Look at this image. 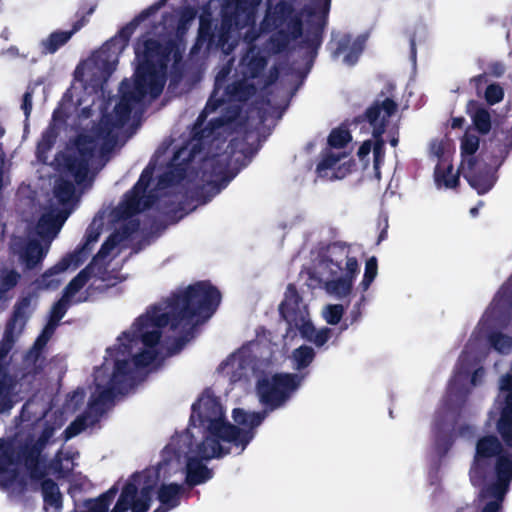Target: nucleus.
<instances>
[{
    "label": "nucleus",
    "instance_id": "obj_54",
    "mask_svg": "<svg viewBox=\"0 0 512 512\" xmlns=\"http://www.w3.org/2000/svg\"><path fill=\"white\" fill-rule=\"evenodd\" d=\"M19 278L20 275L15 270L5 271L0 275V302L5 299V294L17 285Z\"/></svg>",
    "mask_w": 512,
    "mask_h": 512
},
{
    "label": "nucleus",
    "instance_id": "obj_37",
    "mask_svg": "<svg viewBox=\"0 0 512 512\" xmlns=\"http://www.w3.org/2000/svg\"><path fill=\"white\" fill-rule=\"evenodd\" d=\"M479 144L480 138L466 130L460 141V150L463 158L468 157L466 160L468 169H472L476 165L477 160L474 155L479 149Z\"/></svg>",
    "mask_w": 512,
    "mask_h": 512
},
{
    "label": "nucleus",
    "instance_id": "obj_24",
    "mask_svg": "<svg viewBox=\"0 0 512 512\" xmlns=\"http://www.w3.org/2000/svg\"><path fill=\"white\" fill-rule=\"evenodd\" d=\"M197 455L187 459L185 482L189 487L203 484L213 477V471L202 462L205 459Z\"/></svg>",
    "mask_w": 512,
    "mask_h": 512
},
{
    "label": "nucleus",
    "instance_id": "obj_30",
    "mask_svg": "<svg viewBox=\"0 0 512 512\" xmlns=\"http://www.w3.org/2000/svg\"><path fill=\"white\" fill-rule=\"evenodd\" d=\"M215 38L212 20L201 16L197 38L191 48V54H198L203 48L205 51L210 52L214 49Z\"/></svg>",
    "mask_w": 512,
    "mask_h": 512
},
{
    "label": "nucleus",
    "instance_id": "obj_47",
    "mask_svg": "<svg viewBox=\"0 0 512 512\" xmlns=\"http://www.w3.org/2000/svg\"><path fill=\"white\" fill-rule=\"evenodd\" d=\"M509 485L496 480L494 483L489 484L482 489L481 498H492L489 502H497L499 506L503 507L504 497L508 491Z\"/></svg>",
    "mask_w": 512,
    "mask_h": 512
},
{
    "label": "nucleus",
    "instance_id": "obj_7",
    "mask_svg": "<svg viewBox=\"0 0 512 512\" xmlns=\"http://www.w3.org/2000/svg\"><path fill=\"white\" fill-rule=\"evenodd\" d=\"M279 314L288 324L287 335L298 330L302 338L318 348L324 346L332 336L333 330L329 327L316 330L309 318L307 307L303 304L302 297L292 283L288 284L286 288L284 299L279 305Z\"/></svg>",
    "mask_w": 512,
    "mask_h": 512
},
{
    "label": "nucleus",
    "instance_id": "obj_23",
    "mask_svg": "<svg viewBox=\"0 0 512 512\" xmlns=\"http://www.w3.org/2000/svg\"><path fill=\"white\" fill-rule=\"evenodd\" d=\"M117 395L108 384L107 386L98 384L95 392L91 394L85 410L94 418V421L99 422L108 406L113 404Z\"/></svg>",
    "mask_w": 512,
    "mask_h": 512
},
{
    "label": "nucleus",
    "instance_id": "obj_43",
    "mask_svg": "<svg viewBox=\"0 0 512 512\" xmlns=\"http://www.w3.org/2000/svg\"><path fill=\"white\" fill-rule=\"evenodd\" d=\"M253 90L254 86L252 84H247L243 80L235 81L225 87L224 95L228 101H245L250 97Z\"/></svg>",
    "mask_w": 512,
    "mask_h": 512
},
{
    "label": "nucleus",
    "instance_id": "obj_17",
    "mask_svg": "<svg viewBox=\"0 0 512 512\" xmlns=\"http://www.w3.org/2000/svg\"><path fill=\"white\" fill-rule=\"evenodd\" d=\"M342 157H344V154H336L330 148L323 149L320 153V161L316 166L317 176L334 180L343 179L350 174L355 169L356 163L353 159H350L338 165Z\"/></svg>",
    "mask_w": 512,
    "mask_h": 512
},
{
    "label": "nucleus",
    "instance_id": "obj_5",
    "mask_svg": "<svg viewBox=\"0 0 512 512\" xmlns=\"http://www.w3.org/2000/svg\"><path fill=\"white\" fill-rule=\"evenodd\" d=\"M239 114L238 107L230 108L223 115L211 119L208 127L195 131L191 141L175 151L167 170L158 178V187L169 188L181 183L186 178L190 165L205 150L206 138H210L215 130L235 122Z\"/></svg>",
    "mask_w": 512,
    "mask_h": 512
},
{
    "label": "nucleus",
    "instance_id": "obj_52",
    "mask_svg": "<svg viewBox=\"0 0 512 512\" xmlns=\"http://www.w3.org/2000/svg\"><path fill=\"white\" fill-rule=\"evenodd\" d=\"M293 358L298 370L307 368L315 358V351L312 347L301 345L293 351Z\"/></svg>",
    "mask_w": 512,
    "mask_h": 512
},
{
    "label": "nucleus",
    "instance_id": "obj_56",
    "mask_svg": "<svg viewBox=\"0 0 512 512\" xmlns=\"http://www.w3.org/2000/svg\"><path fill=\"white\" fill-rule=\"evenodd\" d=\"M157 355L156 349L145 348L133 356V365L135 368H145L155 361Z\"/></svg>",
    "mask_w": 512,
    "mask_h": 512
},
{
    "label": "nucleus",
    "instance_id": "obj_61",
    "mask_svg": "<svg viewBox=\"0 0 512 512\" xmlns=\"http://www.w3.org/2000/svg\"><path fill=\"white\" fill-rule=\"evenodd\" d=\"M112 250L109 249L108 246L103 242L99 251L96 255L93 256L92 260L88 265H92V268L97 270L98 273H101L104 269L102 262L110 255Z\"/></svg>",
    "mask_w": 512,
    "mask_h": 512
},
{
    "label": "nucleus",
    "instance_id": "obj_31",
    "mask_svg": "<svg viewBox=\"0 0 512 512\" xmlns=\"http://www.w3.org/2000/svg\"><path fill=\"white\" fill-rule=\"evenodd\" d=\"M267 62V58L261 55L259 51L250 48L241 59L243 75L248 79L258 78L267 66Z\"/></svg>",
    "mask_w": 512,
    "mask_h": 512
},
{
    "label": "nucleus",
    "instance_id": "obj_9",
    "mask_svg": "<svg viewBox=\"0 0 512 512\" xmlns=\"http://www.w3.org/2000/svg\"><path fill=\"white\" fill-rule=\"evenodd\" d=\"M166 0H159L141 11L128 24L122 27L116 36L107 41L94 55V63L101 70L104 79L109 78L116 69L119 54L127 47L131 36L137 26L144 20L154 15Z\"/></svg>",
    "mask_w": 512,
    "mask_h": 512
},
{
    "label": "nucleus",
    "instance_id": "obj_59",
    "mask_svg": "<svg viewBox=\"0 0 512 512\" xmlns=\"http://www.w3.org/2000/svg\"><path fill=\"white\" fill-rule=\"evenodd\" d=\"M344 314V307L341 304H329L327 305L324 317L328 324L337 325Z\"/></svg>",
    "mask_w": 512,
    "mask_h": 512
},
{
    "label": "nucleus",
    "instance_id": "obj_44",
    "mask_svg": "<svg viewBox=\"0 0 512 512\" xmlns=\"http://www.w3.org/2000/svg\"><path fill=\"white\" fill-rule=\"evenodd\" d=\"M453 165L449 164L447 167L442 168L441 165H437L435 168L434 176L437 185H444L446 188H456L459 185V175L452 174Z\"/></svg>",
    "mask_w": 512,
    "mask_h": 512
},
{
    "label": "nucleus",
    "instance_id": "obj_38",
    "mask_svg": "<svg viewBox=\"0 0 512 512\" xmlns=\"http://www.w3.org/2000/svg\"><path fill=\"white\" fill-rule=\"evenodd\" d=\"M58 137V130L55 125L50 124L41 134L36 146V156L41 162L47 160L48 152L53 148Z\"/></svg>",
    "mask_w": 512,
    "mask_h": 512
},
{
    "label": "nucleus",
    "instance_id": "obj_49",
    "mask_svg": "<svg viewBox=\"0 0 512 512\" xmlns=\"http://www.w3.org/2000/svg\"><path fill=\"white\" fill-rule=\"evenodd\" d=\"M352 136L350 131L345 127H337L331 130L327 143L329 148H344L350 141Z\"/></svg>",
    "mask_w": 512,
    "mask_h": 512
},
{
    "label": "nucleus",
    "instance_id": "obj_39",
    "mask_svg": "<svg viewBox=\"0 0 512 512\" xmlns=\"http://www.w3.org/2000/svg\"><path fill=\"white\" fill-rule=\"evenodd\" d=\"M73 153L91 161L96 153L98 142L94 136L88 134H79L74 141Z\"/></svg>",
    "mask_w": 512,
    "mask_h": 512
},
{
    "label": "nucleus",
    "instance_id": "obj_40",
    "mask_svg": "<svg viewBox=\"0 0 512 512\" xmlns=\"http://www.w3.org/2000/svg\"><path fill=\"white\" fill-rule=\"evenodd\" d=\"M97 423L98 422L94 421V418L85 410L65 428L63 431V439L68 441Z\"/></svg>",
    "mask_w": 512,
    "mask_h": 512
},
{
    "label": "nucleus",
    "instance_id": "obj_22",
    "mask_svg": "<svg viewBox=\"0 0 512 512\" xmlns=\"http://www.w3.org/2000/svg\"><path fill=\"white\" fill-rule=\"evenodd\" d=\"M87 22V17L83 15L73 23L71 30H56L50 33L40 42L41 53L44 55L56 53L61 47L67 44L72 36L84 27Z\"/></svg>",
    "mask_w": 512,
    "mask_h": 512
},
{
    "label": "nucleus",
    "instance_id": "obj_63",
    "mask_svg": "<svg viewBox=\"0 0 512 512\" xmlns=\"http://www.w3.org/2000/svg\"><path fill=\"white\" fill-rule=\"evenodd\" d=\"M113 126H115V122L111 123L110 121L99 124L94 129L95 138L105 141H114V136L112 135Z\"/></svg>",
    "mask_w": 512,
    "mask_h": 512
},
{
    "label": "nucleus",
    "instance_id": "obj_62",
    "mask_svg": "<svg viewBox=\"0 0 512 512\" xmlns=\"http://www.w3.org/2000/svg\"><path fill=\"white\" fill-rule=\"evenodd\" d=\"M12 384L13 381L8 367L0 363V397L11 393Z\"/></svg>",
    "mask_w": 512,
    "mask_h": 512
},
{
    "label": "nucleus",
    "instance_id": "obj_20",
    "mask_svg": "<svg viewBox=\"0 0 512 512\" xmlns=\"http://www.w3.org/2000/svg\"><path fill=\"white\" fill-rule=\"evenodd\" d=\"M141 474L136 472L123 485L118 500L110 512H148L146 506H140L135 503V497L138 494Z\"/></svg>",
    "mask_w": 512,
    "mask_h": 512
},
{
    "label": "nucleus",
    "instance_id": "obj_64",
    "mask_svg": "<svg viewBox=\"0 0 512 512\" xmlns=\"http://www.w3.org/2000/svg\"><path fill=\"white\" fill-rule=\"evenodd\" d=\"M152 485L143 486L140 491L138 490V494L135 497V503L140 506H146L147 509H150L151 501H152Z\"/></svg>",
    "mask_w": 512,
    "mask_h": 512
},
{
    "label": "nucleus",
    "instance_id": "obj_26",
    "mask_svg": "<svg viewBox=\"0 0 512 512\" xmlns=\"http://www.w3.org/2000/svg\"><path fill=\"white\" fill-rule=\"evenodd\" d=\"M101 234V227L91 223L85 232L84 242L78 246L73 252L68 253L74 260V269L81 266L89 257L92 252L93 245L99 240Z\"/></svg>",
    "mask_w": 512,
    "mask_h": 512
},
{
    "label": "nucleus",
    "instance_id": "obj_60",
    "mask_svg": "<svg viewBox=\"0 0 512 512\" xmlns=\"http://www.w3.org/2000/svg\"><path fill=\"white\" fill-rule=\"evenodd\" d=\"M484 97L489 105H495L503 100L504 90L497 83L489 84L486 87Z\"/></svg>",
    "mask_w": 512,
    "mask_h": 512
},
{
    "label": "nucleus",
    "instance_id": "obj_19",
    "mask_svg": "<svg viewBox=\"0 0 512 512\" xmlns=\"http://www.w3.org/2000/svg\"><path fill=\"white\" fill-rule=\"evenodd\" d=\"M359 273V264L355 257H347L344 276L332 278L325 282V289L328 293L338 298L350 295L353 282Z\"/></svg>",
    "mask_w": 512,
    "mask_h": 512
},
{
    "label": "nucleus",
    "instance_id": "obj_57",
    "mask_svg": "<svg viewBox=\"0 0 512 512\" xmlns=\"http://www.w3.org/2000/svg\"><path fill=\"white\" fill-rule=\"evenodd\" d=\"M196 14V10L189 6L184 7L181 10L176 28L177 34L182 35L187 32L191 22L195 19Z\"/></svg>",
    "mask_w": 512,
    "mask_h": 512
},
{
    "label": "nucleus",
    "instance_id": "obj_45",
    "mask_svg": "<svg viewBox=\"0 0 512 512\" xmlns=\"http://www.w3.org/2000/svg\"><path fill=\"white\" fill-rule=\"evenodd\" d=\"M496 480L504 484H510L512 480V456L504 454L499 456L495 462Z\"/></svg>",
    "mask_w": 512,
    "mask_h": 512
},
{
    "label": "nucleus",
    "instance_id": "obj_18",
    "mask_svg": "<svg viewBox=\"0 0 512 512\" xmlns=\"http://www.w3.org/2000/svg\"><path fill=\"white\" fill-rule=\"evenodd\" d=\"M366 37L359 35L354 40L348 33L339 35L330 42L331 55L334 59L344 54L343 62L349 66H353L358 62L360 55L365 47Z\"/></svg>",
    "mask_w": 512,
    "mask_h": 512
},
{
    "label": "nucleus",
    "instance_id": "obj_55",
    "mask_svg": "<svg viewBox=\"0 0 512 512\" xmlns=\"http://www.w3.org/2000/svg\"><path fill=\"white\" fill-rule=\"evenodd\" d=\"M454 444V434L449 432H442L438 429L435 432V448L440 455H445Z\"/></svg>",
    "mask_w": 512,
    "mask_h": 512
},
{
    "label": "nucleus",
    "instance_id": "obj_13",
    "mask_svg": "<svg viewBox=\"0 0 512 512\" xmlns=\"http://www.w3.org/2000/svg\"><path fill=\"white\" fill-rule=\"evenodd\" d=\"M30 304L31 299L28 296L19 299L6 323L3 338L0 341V363L6 367L8 366L6 358L14 346L17 336L23 332L29 319L28 309Z\"/></svg>",
    "mask_w": 512,
    "mask_h": 512
},
{
    "label": "nucleus",
    "instance_id": "obj_21",
    "mask_svg": "<svg viewBox=\"0 0 512 512\" xmlns=\"http://www.w3.org/2000/svg\"><path fill=\"white\" fill-rule=\"evenodd\" d=\"M136 384L135 371L129 360H116L108 385L119 395L129 392Z\"/></svg>",
    "mask_w": 512,
    "mask_h": 512
},
{
    "label": "nucleus",
    "instance_id": "obj_29",
    "mask_svg": "<svg viewBox=\"0 0 512 512\" xmlns=\"http://www.w3.org/2000/svg\"><path fill=\"white\" fill-rule=\"evenodd\" d=\"M118 491L119 487L116 483L98 497L85 499L79 505V512H109V507L115 499Z\"/></svg>",
    "mask_w": 512,
    "mask_h": 512
},
{
    "label": "nucleus",
    "instance_id": "obj_35",
    "mask_svg": "<svg viewBox=\"0 0 512 512\" xmlns=\"http://www.w3.org/2000/svg\"><path fill=\"white\" fill-rule=\"evenodd\" d=\"M469 185L474 188L478 194L483 195L490 191L495 184V179L490 169L485 171H475L474 167L469 169V173L465 175Z\"/></svg>",
    "mask_w": 512,
    "mask_h": 512
},
{
    "label": "nucleus",
    "instance_id": "obj_4",
    "mask_svg": "<svg viewBox=\"0 0 512 512\" xmlns=\"http://www.w3.org/2000/svg\"><path fill=\"white\" fill-rule=\"evenodd\" d=\"M55 433V427L46 423L36 440L0 438V487L8 488L18 477L17 467H24L32 481L48 475L43 451Z\"/></svg>",
    "mask_w": 512,
    "mask_h": 512
},
{
    "label": "nucleus",
    "instance_id": "obj_46",
    "mask_svg": "<svg viewBox=\"0 0 512 512\" xmlns=\"http://www.w3.org/2000/svg\"><path fill=\"white\" fill-rule=\"evenodd\" d=\"M66 220V215H44L38 222V229L40 234H57Z\"/></svg>",
    "mask_w": 512,
    "mask_h": 512
},
{
    "label": "nucleus",
    "instance_id": "obj_50",
    "mask_svg": "<svg viewBox=\"0 0 512 512\" xmlns=\"http://www.w3.org/2000/svg\"><path fill=\"white\" fill-rule=\"evenodd\" d=\"M490 346L501 354H508L512 350V337L502 332H492L488 336Z\"/></svg>",
    "mask_w": 512,
    "mask_h": 512
},
{
    "label": "nucleus",
    "instance_id": "obj_15",
    "mask_svg": "<svg viewBox=\"0 0 512 512\" xmlns=\"http://www.w3.org/2000/svg\"><path fill=\"white\" fill-rule=\"evenodd\" d=\"M154 166L149 164L142 171L138 181L132 189L125 194V208L129 214H136L149 208L153 203V195L145 196L152 180Z\"/></svg>",
    "mask_w": 512,
    "mask_h": 512
},
{
    "label": "nucleus",
    "instance_id": "obj_11",
    "mask_svg": "<svg viewBox=\"0 0 512 512\" xmlns=\"http://www.w3.org/2000/svg\"><path fill=\"white\" fill-rule=\"evenodd\" d=\"M208 139L209 138H206V143H208ZM206 145L207 144H205V150L198 156L201 161V180L211 185L216 192H219L221 189L225 188L234 177L229 171L232 153L234 152L233 145L232 143L227 144L226 149L222 153L209 155L207 151L205 155L201 156L207 150Z\"/></svg>",
    "mask_w": 512,
    "mask_h": 512
},
{
    "label": "nucleus",
    "instance_id": "obj_2",
    "mask_svg": "<svg viewBox=\"0 0 512 512\" xmlns=\"http://www.w3.org/2000/svg\"><path fill=\"white\" fill-rule=\"evenodd\" d=\"M330 7L331 0H310V4L303 8L307 16L304 33L302 14L295 10L291 2L279 0L274 6H269L262 26L268 31H275L269 39L273 52L282 53L292 41L301 38L299 46L314 59L323 42Z\"/></svg>",
    "mask_w": 512,
    "mask_h": 512
},
{
    "label": "nucleus",
    "instance_id": "obj_42",
    "mask_svg": "<svg viewBox=\"0 0 512 512\" xmlns=\"http://www.w3.org/2000/svg\"><path fill=\"white\" fill-rule=\"evenodd\" d=\"M266 417V411L261 412H247L242 408H234L232 411V418L238 425L254 429L261 425Z\"/></svg>",
    "mask_w": 512,
    "mask_h": 512
},
{
    "label": "nucleus",
    "instance_id": "obj_41",
    "mask_svg": "<svg viewBox=\"0 0 512 512\" xmlns=\"http://www.w3.org/2000/svg\"><path fill=\"white\" fill-rule=\"evenodd\" d=\"M95 269L92 265H87L83 268L64 288L63 296L69 300L78 293L95 274Z\"/></svg>",
    "mask_w": 512,
    "mask_h": 512
},
{
    "label": "nucleus",
    "instance_id": "obj_25",
    "mask_svg": "<svg viewBox=\"0 0 512 512\" xmlns=\"http://www.w3.org/2000/svg\"><path fill=\"white\" fill-rule=\"evenodd\" d=\"M466 112L472 120L474 129L480 135H487L492 128V120L489 109L476 100H469Z\"/></svg>",
    "mask_w": 512,
    "mask_h": 512
},
{
    "label": "nucleus",
    "instance_id": "obj_48",
    "mask_svg": "<svg viewBox=\"0 0 512 512\" xmlns=\"http://www.w3.org/2000/svg\"><path fill=\"white\" fill-rule=\"evenodd\" d=\"M54 195L59 204H68L75 195V185L70 180L59 179L54 186Z\"/></svg>",
    "mask_w": 512,
    "mask_h": 512
},
{
    "label": "nucleus",
    "instance_id": "obj_58",
    "mask_svg": "<svg viewBox=\"0 0 512 512\" xmlns=\"http://www.w3.org/2000/svg\"><path fill=\"white\" fill-rule=\"evenodd\" d=\"M69 303L70 300L62 295V297L53 304L50 310L49 320L59 325L60 320L65 316L69 308Z\"/></svg>",
    "mask_w": 512,
    "mask_h": 512
},
{
    "label": "nucleus",
    "instance_id": "obj_10",
    "mask_svg": "<svg viewBox=\"0 0 512 512\" xmlns=\"http://www.w3.org/2000/svg\"><path fill=\"white\" fill-rule=\"evenodd\" d=\"M301 384V377L293 373H275L256 381L255 391L264 411L270 412L283 407Z\"/></svg>",
    "mask_w": 512,
    "mask_h": 512
},
{
    "label": "nucleus",
    "instance_id": "obj_16",
    "mask_svg": "<svg viewBox=\"0 0 512 512\" xmlns=\"http://www.w3.org/2000/svg\"><path fill=\"white\" fill-rule=\"evenodd\" d=\"M255 21L250 19L248 16L242 15V13L236 11L232 7L226 8L224 3L221 9V22L220 27L215 33V44L214 49H225L228 41L231 37L232 29L241 30L248 26H253Z\"/></svg>",
    "mask_w": 512,
    "mask_h": 512
},
{
    "label": "nucleus",
    "instance_id": "obj_32",
    "mask_svg": "<svg viewBox=\"0 0 512 512\" xmlns=\"http://www.w3.org/2000/svg\"><path fill=\"white\" fill-rule=\"evenodd\" d=\"M35 482H41V491L45 508L47 509L48 507H51L57 512H60L62 509L63 497L58 484L53 479L46 478V476L40 480H36Z\"/></svg>",
    "mask_w": 512,
    "mask_h": 512
},
{
    "label": "nucleus",
    "instance_id": "obj_14",
    "mask_svg": "<svg viewBox=\"0 0 512 512\" xmlns=\"http://www.w3.org/2000/svg\"><path fill=\"white\" fill-rule=\"evenodd\" d=\"M119 94L120 99L114 107L116 127H122L130 120L133 105L142 101L147 94L150 95V89L135 79L132 83L125 78L120 83Z\"/></svg>",
    "mask_w": 512,
    "mask_h": 512
},
{
    "label": "nucleus",
    "instance_id": "obj_36",
    "mask_svg": "<svg viewBox=\"0 0 512 512\" xmlns=\"http://www.w3.org/2000/svg\"><path fill=\"white\" fill-rule=\"evenodd\" d=\"M45 348V345H39L37 341H34L33 345L25 353L23 364L29 370L28 373L37 374L43 369Z\"/></svg>",
    "mask_w": 512,
    "mask_h": 512
},
{
    "label": "nucleus",
    "instance_id": "obj_6",
    "mask_svg": "<svg viewBox=\"0 0 512 512\" xmlns=\"http://www.w3.org/2000/svg\"><path fill=\"white\" fill-rule=\"evenodd\" d=\"M174 47L175 43L171 40L161 43L147 35L137 38L134 44L135 59L138 62L135 80L148 86L152 98L159 97L163 91L164 71Z\"/></svg>",
    "mask_w": 512,
    "mask_h": 512
},
{
    "label": "nucleus",
    "instance_id": "obj_51",
    "mask_svg": "<svg viewBox=\"0 0 512 512\" xmlns=\"http://www.w3.org/2000/svg\"><path fill=\"white\" fill-rule=\"evenodd\" d=\"M226 8L232 7L242 15L248 16L255 21L254 10L260 3V0H224Z\"/></svg>",
    "mask_w": 512,
    "mask_h": 512
},
{
    "label": "nucleus",
    "instance_id": "obj_28",
    "mask_svg": "<svg viewBox=\"0 0 512 512\" xmlns=\"http://www.w3.org/2000/svg\"><path fill=\"white\" fill-rule=\"evenodd\" d=\"M89 164L90 161L76 155V153L70 152L63 155L64 171L72 176L77 184H81L86 180Z\"/></svg>",
    "mask_w": 512,
    "mask_h": 512
},
{
    "label": "nucleus",
    "instance_id": "obj_27",
    "mask_svg": "<svg viewBox=\"0 0 512 512\" xmlns=\"http://www.w3.org/2000/svg\"><path fill=\"white\" fill-rule=\"evenodd\" d=\"M70 267L74 268V260L66 254L55 265L46 270L38 280L40 288L56 290L61 285L59 274L65 272Z\"/></svg>",
    "mask_w": 512,
    "mask_h": 512
},
{
    "label": "nucleus",
    "instance_id": "obj_3",
    "mask_svg": "<svg viewBox=\"0 0 512 512\" xmlns=\"http://www.w3.org/2000/svg\"><path fill=\"white\" fill-rule=\"evenodd\" d=\"M191 410L190 425L206 427L208 432L196 449L204 459L221 458L230 453V448L222 446L221 441L241 446L244 450L253 438L251 431L224 419L222 405L215 396L203 395L192 404Z\"/></svg>",
    "mask_w": 512,
    "mask_h": 512
},
{
    "label": "nucleus",
    "instance_id": "obj_1",
    "mask_svg": "<svg viewBox=\"0 0 512 512\" xmlns=\"http://www.w3.org/2000/svg\"><path fill=\"white\" fill-rule=\"evenodd\" d=\"M221 293L210 281H197L185 289L173 293L167 299V311L153 306L133 323V331H124L118 337L126 348L140 340L146 348L155 349L162 337V329L170 326L176 331L180 326H189L194 319L207 320L217 310Z\"/></svg>",
    "mask_w": 512,
    "mask_h": 512
},
{
    "label": "nucleus",
    "instance_id": "obj_34",
    "mask_svg": "<svg viewBox=\"0 0 512 512\" xmlns=\"http://www.w3.org/2000/svg\"><path fill=\"white\" fill-rule=\"evenodd\" d=\"M46 256V251L41 243L36 240H30L26 244L21 254V260L27 270H32L40 265Z\"/></svg>",
    "mask_w": 512,
    "mask_h": 512
},
{
    "label": "nucleus",
    "instance_id": "obj_33",
    "mask_svg": "<svg viewBox=\"0 0 512 512\" xmlns=\"http://www.w3.org/2000/svg\"><path fill=\"white\" fill-rule=\"evenodd\" d=\"M184 488L178 483L162 484L158 488L157 499L161 505L174 509L180 505Z\"/></svg>",
    "mask_w": 512,
    "mask_h": 512
},
{
    "label": "nucleus",
    "instance_id": "obj_12",
    "mask_svg": "<svg viewBox=\"0 0 512 512\" xmlns=\"http://www.w3.org/2000/svg\"><path fill=\"white\" fill-rule=\"evenodd\" d=\"M503 445L495 435H485L480 437L476 443V451L473 465L470 470V479L473 485L483 483L490 471L492 458H498L504 455Z\"/></svg>",
    "mask_w": 512,
    "mask_h": 512
},
{
    "label": "nucleus",
    "instance_id": "obj_8",
    "mask_svg": "<svg viewBox=\"0 0 512 512\" xmlns=\"http://www.w3.org/2000/svg\"><path fill=\"white\" fill-rule=\"evenodd\" d=\"M381 91L373 103L361 115L354 118L355 124L369 123L372 127L373 145V168L375 178L381 179V166L385 160V141L383 134L386 132L389 119L398 110V103L392 98L385 96Z\"/></svg>",
    "mask_w": 512,
    "mask_h": 512
},
{
    "label": "nucleus",
    "instance_id": "obj_53",
    "mask_svg": "<svg viewBox=\"0 0 512 512\" xmlns=\"http://www.w3.org/2000/svg\"><path fill=\"white\" fill-rule=\"evenodd\" d=\"M378 262L375 256H372L366 261L363 279L360 283V288L363 292L367 291L377 276Z\"/></svg>",
    "mask_w": 512,
    "mask_h": 512
}]
</instances>
